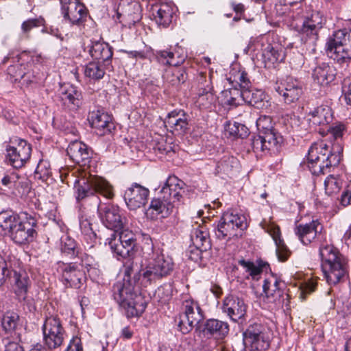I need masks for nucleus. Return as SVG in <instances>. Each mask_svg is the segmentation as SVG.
<instances>
[{"mask_svg": "<svg viewBox=\"0 0 351 351\" xmlns=\"http://www.w3.org/2000/svg\"><path fill=\"white\" fill-rule=\"evenodd\" d=\"M138 280V273L134 280L128 277L117 280L112 287V296L127 317H139L145 311L147 302L144 297L135 291L134 285Z\"/></svg>", "mask_w": 351, "mask_h": 351, "instance_id": "f257e3e1", "label": "nucleus"}, {"mask_svg": "<svg viewBox=\"0 0 351 351\" xmlns=\"http://www.w3.org/2000/svg\"><path fill=\"white\" fill-rule=\"evenodd\" d=\"M342 152L343 147L339 142H315L308 150V167L313 175L325 174L339 164Z\"/></svg>", "mask_w": 351, "mask_h": 351, "instance_id": "f03ea898", "label": "nucleus"}, {"mask_svg": "<svg viewBox=\"0 0 351 351\" xmlns=\"http://www.w3.org/2000/svg\"><path fill=\"white\" fill-rule=\"evenodd\" d=\"M321 267L328 285H336L343 281L348 275V259L332 245L319 247Z\"/></svg>", "mask_w": 351, "mask_h": 351, "instance_id": "7ed1b4c3", "label": "nucleus"}, {"mask_svg": "<svg viewBox=\"0 0 351 351\" xmlns=\"http://www.w3.org/2000/svg\"><path fill=\"white\" fill-rule=\"evenodd\" d=\"M256 124L261 134L254 136L251 139L254 152L260 156L277 154L280 150L283 138L274 130L271 117L261 115Z\"/></svg>", "mask_w": 351, "mask_h": 351, "instance_id": "20e7f679", "label": "nucleus"}, {"mask_svg": "<svg viewBox=\"0 0 351 351\" xmlns=\"http://www.w3.org/2000/svg\"><path fill=\"white\" fill-rule=\"evenodd\" d=\"M34 224V222L22 221L16 213H0V233L8 234L16 244L24 245L34 241L36 235Z\"/></svg>", "mask_w": 351, "mask_h": 351, "instance_id": "39448f33", "label": "nucleus"}, {"mask_svg": "<svg viewBox=\"0 0 351 351\" xmlns=\"http://www.w3.org/2000/svg\"><path fill=\"white\" fill-rule=\"evenodd\" d=\"M74 190L77 201L98 193L107 199L114 197L112 186L104 178L84 173L75 181Z\"/></svg>", "mask_w": 351, "mask_h": 351, "instance_id": "423d86ee", "label": "nucleus"}, {"mask_svg": "<svg viewBox=\"0 0 351 351\" xmlns=\"http://www.w3.org/2000/svg\"><path fill=\"white\" fill-rule=\"evenodd\" d=\"M173 259L162 252L155 253L146 267L138 272V280L141 286H147L170 275L173 270Z\"/></svg>", "mask_w": 351, "mask_h": 351, "instance_id": "0eeeda50", "label": "nucleus"}, {"mask_svg": "<svg viewBox=\"0 0 351 351\" xmlns=\"http://www.w3.org/2000/svg\"><path fill=\"white\" fill-rule=\"evenodd\" d=\"M325 23L324 16L319 12H314L310 16L293 21L291 26L299 33L302 42L314 44L317 40L319 32Z\"/></svg>", "mask_w": 351, "mask_h": 351, "instance_id": "6e6552de", "label": "nucleus"}, {"mask_svg": "<svg viewBox=\"0 0 351 351\" xmlns=\"http://www.w3.org/2000/svg\"><path fill=\"white\" fill-rule=\"evenodd\" d=\"M349 31L339 29L330 36L326 43V51L328 57L340 64L348 65L351 53L345 49Z\"/></svg>", "mask_w": 351, "mask_h": 351, "instance_id": "1a4fd4ad", "label": "nucleus"}, {"mask_svg": "<svg viewBox=\"0 0 351 351\" xmlns=\"http://www.w3.org/2000/svg\"><path fill=\"white\" fill-rule=\"evenodd\" d=\"M45 346L51 351H60L66 333L58 317H47L43 326Z\"/></svg>", "mask_w": 351, "mask_h": 351, "instance_id": "9d476101", "label": "nucleus"}, {"mask_svg": "<svg viewBox=\"0 0 351 351\" xmlns=\"http://www.w3.org/2000/svg\"><path fill=\"white\" fill-rule=\"evenodd\" d=\"M204 314L199 304L193 299L185 300L182 302V313L178 326L183 333L189 332L203 320Z\"/></svg>", "mask_w": 351, "mask_h": 351, "instance_id": "9b49d317", "label": "nucleus"}, {"mask_svg": "<svg viewBox=\"0 0 351 351\" xmlns=\"http://www.w3.org/2000/svg\"><path fill=\"white\" fill-rule=\"evenodd\" d=\"M245 348L251 351H265L270 345L266 328L261 324L254 323L248 326L243 334Z\"/></svg>", "mask_w": 351, "mask_h": 351, "instance_id": "f8f14e48", "label": "nucleus"}, {"mask_svg": "<svg viewBox=\"0 0 351 351\" xmlns=\"http://www.w3.org/2000/svg\"><path fill=\"white\" fill-rule=\"evenodd\" d=\"M274 89L282 97L287 104L296 103L303 93L301 82L291 76H287L280 82H276Z\"/></svg>", "mask_w": 351, "mask_h": 351, "instance_id": "ddd939ff", "label": "nucleus"}, {"mask_svg": "<svg viewBox=\"0 0 351 351\" xmlns=\"http://www.w3.org/2000/svg\"><path fill=\"white\" fill-rule=\"evenodd\" d=\"M282 286H284V282L278 280L276 276H271L264 280L263 294L266 298L267 302L282 306L286 300V305H288L289 295L285 293Z\"/></svg>", "mask_w": 351, "mask_h": 351, "instance_id": "4468645a", "label": "nucleus"}, {"mask_svg": "<svg viewBox=\"0 0 351 351\" xmlns=\"http://www.w3.org/2000/svg\"><path fill=\"white\" fill-rule=\"evenodd\" d=\"M58 271L66 287L79 289L85 281V274L76 263H59Z\"/></svg>", "mask_w": 351, "mask_h": 351, "instance_id": "2eb2a0df", "label": "nucleus"}, {"mask_svg": "<svg viewBox=\"0 0 351 351\" xmlns=\"http://www.w3.org/2000/svg\"><path fill=\"white\" fill-rule=\"evenodd\" d=\"M12 143L16 146L7 147V158L10 165L14 168H21L28 161L31 156L32 147L25 140L15 138Z\"/></svg>", "mask_w": 351, "mask_h": 351, "instance_id": "dca6fc26", "label": "nucleus"}, {"mask_svg": "<svg viewBox=\"0 0 351 351\" xmlns=\"http://www.w3.org/2000/svg\"><path fill=\"white\" fill-rule=\"evenodd\" d=\"M189 116L183 110H174L168 113L164 124L173 134L183 136L189 130Z\"/></svg>", "mask_w": 351, "mask_h": 351, "instance_id": "f3484780", "label": "nucleus"}, {"mask_svg": "<svg viewBox=\"0 0 351 351\" xmlns=\"http://www.w3.org/2000/svg\"><path fill=\"white\" fill-rule=\"evenodd\" d=\"M59 95L63 106L71 111H77L84 104L81 90L72 84H66L61 86Z\"/></svg>", "mask_w": 351, "mask_h": 351, "instance_id": "a211bd4d", "label": "nucleus"}, {"mask_svg": "<svg viewBox=\"0 0 351 351\" xmlns=\"http://www.w3.org/2000/svg\"><path fill=\"white\" fill-rule=\"evenodd\" d=\"M98 211L104 225L109 229L118 232L124 228L125 219L122 217L118 206L108 205L99 206Z\"/></svg>", "mask_w": 351, "mask_h": 351, "instance_id": "6ab92c4d", "label": "nucleus"}, {"mask_svg": "<svg viewBox=\"0 0 351 351\" xmlns=\"http://www.w3.org/2000/svg\"><path fill=\"white\" fill-rule=\"evenodd\" d=\"M60 2L64 19L72 24H79L86 16V8L78 0H60Z\"/></svg>", "mask_w": 351, "mask_h": 351, "instance_id": "aec40b11", "label": "nucleus"}, {"mask_svg": "<svg viewBox=\"0 0 351 351\" xmlns=\"http://www.w3.org/2000/svg\"><path fill=\"white\" fill-rule=\"evenodd\" d=\"M149 193L147 188L134 183L125 191L124 199L129 209L135 210L146 204Z\"/></svg>", "mask_w": 351, "mask_h": 351, "instance_id": "412c9836", "label": "nucleus"}, {"mask_svg": "<svg viewBox=\"0 0 351 351\" xmlns=\"http://www.w3.org/2000/svg\"><path fill=\"white\" fill-rule=\"evenodd\" d=\"M88 121L95 132L99 136L110 134L114 126L112 118L101 110H93L89 112Z\"/></svg>", "mask_w": 351, "mask_h": 351, "instance_id": "4be33fe9", "label": "nucleus"}, {"mask_svg": "<svg viewBox=\"0 0 351 351\" xmlns=\"http://www.w3.org/2000/svg\"><path fill=\"white\" fill-rule=\"evenodd\" d=\"M184 183L175 176H170L160 189L158 195L166 200H172L174 203L180 204L184 192Z\"/></svg>", "mask_w": 351, "mask_h": 351, "instance_id": "5701e85b", "label": "nucleus"}, {"mask_svg": "<svg viewBox=\"0 0 351 351\" xmlns=\"http://www.w3.org/2000/svg\"><path fill=\"white\" fill-rule=\"evenodd\" d=\"M70 158L82 167L88 166L92 156V150L81 141L71 142L66 149Z\"/></svg>", "mask_w": 351, "mask_h": 351, "instance_id": "b1692460", "label": "nucleus"}, {"mask_svg": "<svg viewBox=\"0 0 351 351\" xmlns=\"http://www.w3.org/2000/svg\"><path fill=\"white\" fill-rule=\"evenodd\" d=\"M204 335L213 338V345L208 344L209 348L216 346L217 341L223 340L229 332V325L227 322L217 319H208L203 330Z\"/></svg>", "mask_w": 351, "mask_h": 351, "instance_id": "393cba45", "label": "nucleus"}, {"mask_svg": "<svg viewBox=\"0 0 351 351\" xmlns=\"http://www.w3.org/2000/svg\"><path fill=\"white\" fill-rule=\"evenodd\" d=\"M222 311L233 321L242 318L246 312L243 300L237 296L230 295L223 302Z\"/></svg>", "mask_w": 351, "mask_h": 351, "instance_id": "a878e982", "label": "nucleus"}, {"mask_svg": "<svg viewBox=\"0 0 351 351\" xmlns=\"http://www.w3.org/2000/svg\"><path fill=\"white\" fill-rule=\"evenodd\" d=\"M88 46L90 56L99 62H102L106 66H109L113 53L111 47L101 40H90Z\"/></svg>", "mask_w": 351, "mask_h": 351, "instance_id": "bb28decb", "label": "nucleus"}, {"mask_svg": "<svg viewBox=\"0 0 351 351\" xmlns=\"http://www.w3.org/2000/svg\"><path fill=\"white\" fill-rule=\"evenodd\" d=\"M336 75V69L325 62L316 66L312 73L314 82L322 86H326L335 80Z\"/></svg>", "mask_w": 351, "mask_h": 351, "instance_id": "cd10ccee", "label": "nucleus"}, {"mask_svg": "<svg viewBox=\"0 0 351 351\" xmlns=\"http://www.w3.org/2000/svg\"><path fill=\"white\" fill-rule=\"evenodd\" d=\"M319 223L317 221H312L309 223L299 224L295 228V234L304 245L311 243L319 233L318 228Z\"/></svg>", "mask_w": 351, "mask_h": 351, "instance_id": "c85d7f7f", "label": "nucleus"}, {"mask_svg": "<svg viewBox=\"0 0 351 351\" xmlns=\"http://www.w3.org/2000/svg\"><path fill=\"white\" fill-rule=\"evenodd\" d=\"M199 83L204 84L199 89L197 102L200 106L204 108H210L216 101V97L213 93L210 80L205 79V76L202 74L199 77Z\"/></svg>", "mask_w": 351, "mask_h": 351, "instance_id": "c756f323", "label": "nucleus"}, {"mask_svg": "<svg viewBox=\"0 0 351 351\" xmlns=\"http://www.w3.org/2000/svg\"><path fill=\"white\" fill-rule=\"evenodd\" d=\"M173 13V7L169 3H161L152 8V16L156 23L164 27L171 23Z\"/></svg>", "mask_w": 351, "mask_h": 351, "instance_id": "7c9ffc66", "label": "nucleus"}, {"mask_svg": "<svg viewBox=\"0 0 351 351\" xmlns=\"http://www.w3.org/2000/svg\"><path fill=\"white\" fill-rule=\"evenodd\" d=\"M308 121L314 125H327L332 120L331 108L327 105H321L311 110Z\"/></svg>", "mask_w": 351, "mask_h": 351, "instance_id": "2f4dec72", "label": "nucleus"}, {"mask_svg": "<svg viewBox=\"0 0 351 351\" xmlns=\"http://www.w3.org/2000/svg\"><path fill=\"white\" fill-rule=\"evenodd\" d=\"M243 100L258 109L267 107L268 101L265 93L259 89H253L251 86L248 89L243 90Z\"/></svg>", "mask_w": 351, "mask_h": 351, "instance_id": "473e14b6", "label": "nucleus"}, {"mask_svg": "<svg viewBox=\"0 0 351 351\" xmlns=\"http://www.w3.org/2000/svg\"><path fill=\"white\" fill-rule=\"evenodd\" d=\"M267 232L271 235L275 242L276 255L278 260L282 262L286 261L289 257L291 252L280 237V228L277 226L269 225L267 228Z\"/></svg>", "mask_w": 351, "mask_h": 351, "instance_id": "72a5a7b5", "label": "nucleus"}, {"mask_svg": "<svg viewBox=\"0 0 351 351\" xmlns=\"http://www.w3.org/2000/svg\"><path fill=\"white\" fill-rule=\"evenodd\" d=\"M191 240L195 248L200 251H206L210 247L209 232L204 226H199L193 229Z\"/></svg>", "mask_w": 351, "mask_h": 351, "instance_id": "f704fd0d", "label": "nucleus"}, {"mask_svg": "<svg viewBox=\"0 0 351 351\" xmlns=\"http://www.w3.org/2000/svg\"><path fill=\"white\" fill-rule=\"evenodd\" d=\"M178 204L172 202V200H166L162 198L161 195L152 200L149 209L155 212L157 215H160L161 217H168L172 212L175 207Z\"/></svg>", "mask_w": 351, "mask_h": 351, "instance_id": "c9c22d12", "label": "nucleus"}, {"mask_svg": "<svg viewBox=\"0 0 351 351\" xmlns=\"http://www.w3.org/2000/svg\"><path fill=\"white\" fill-rule=\"evenodd\" d=\"M239 169V161L234 156H223L217 162L216 171L217 173L232 176Z\"/></svg>", "mask_w": 351, "mask_h": 351, "instance_id": "e433bc0d", "label": "nucleus"}, {"mask_svg": "<svg viewBox=\"0 0 351 351\" xmlns=\"http://www.w3.org/2000/svg\"><path fill=\"white\" fill-rule=\"evenodd\" d=\"M101 62H90L85 65L84 69V76L90 81H97L102 79L105 74V70L108 66H104L101 64Z\"/></svg>", "mask_w": 351, "mask_h": 351, "instance_id": "4c0bfd02", "label": "nucleus"}, {"mask_svg": "<svg viewBox=\"0 0 351 351\" xmlns=\"http://www.w3.org/2000/svg\"><path fill=\"white\" fill-rule=\"evenodd\" d=\"M155 56L159 63L173 66L181 64L185 58L184 56H176V53L171 50L157 51Z\"/></svg>", "mask_w": 351, "mask_h": 351, "instance_id": "58836bf2", "label": "nucleus"}, {"mask_svg": "<svg viewBox=\"0 0 351 351\" xmlns=\"http://www.w3.org/2000/svg\"><path fill=\"white\" fill-rule=\"evenodd\" d=\"M221 97H223L222 102L224 105L230 107H236L240 104L243 100V89H239L236 86H232V88L224 90L221 92Z\"/></svg>", "mask_w": 351, "mask_h": 351, "instance_id": "ea45409f", "label": "nucleus"}, {"mask_svg": "<svg viewBox=\"0 0 351 351\" xmlns=\"http://www.w3.org/2000/svg\"><path fill=\"white\" fill-rule=\"evenodd\" d=\"M80 227L84 239L93 247L96 243L97 234L92 228L91 219L86 215H82L80 218Z\"/></svg>", "mask_w": 351, "mask_h": 351, "instance_id": "a19ab883", "label": "nucleus"}, {"mask_svg": "<svg viewBox=\"0 0 351 351\" xmlns=\"http://www.w3.org/2000/svg\"><path fill=\"white\" fill-rule=\"evenodd\" d=\"M60 250L64 256L69 258H75L79 255L75 241L68 235H64L61 237Z\"/></svg>", "mask_w": 351, "mask_h": 351, "instance_id": "79ce46f5", "label": "nucleus"}, {"mask_svg": "<svg viewBox=\"0 0 351 351\" xmlns=\"http://www.w3.org/2000/svg\"><path fill=\"white\" fill-rule=\"evenodd\" d=\"M117 232H112L110 236L106 239L105 243L108 244L112 252L118 256L125 257L129 255L130 251L128 247L124 246L121 241L117 239Z\"/></svg>", "mask_w": 351, "mask_h": 351, "instance_id": "37998d69", "label": "nucleus"}, {"mask_svg": "<svg viewBox=\"0 0 351 351\" xmlns=\"http://www.w3.org/2000/svg\"><path fill=\"white\" fill-rule=\"evenodd\" d=\"M19 315L14 311L6 312L1 319V326L3 329L7 333L14 332L19 324Z\"/></svg>", "mask_w": 351, "mask_h": 351, "instance_id": "c03bdc74", "label": "nucleus"}, {"mask_svg": "<svg viewBox=\"0 0 351 351\" xmlns=\"http://www.w3.org/2000/svg\"><path fill=\"white\" fill-rule=\"evenodd\" d=\"M262 50L263 56L265 57V58L272 62L273 63L282 62L285 59V55L284 51L278 45L274 47L270 44H268L266 47Z\"/></svg>", "mask_w": 351, "mask_h": 351, "instance_id": "a18cd8bd", "label": "nucleus"}, {"mask_svg": "<svg viewBox=\"0 0 351 351\" xmlns=\"http://www.w3.org/2000/svg\"><path fill=\"white\" fill-rule=\"evenodd\" d=\"M14 277L15 280V286L16 287L15 291L16 293L19 296H21L25 298L30 283V280L27 274L25 272L17 273L16 271H14Z\"/></svg>", "mask_w": 351, "mask_h": 351, "instance_id": "49530a36", "label": "nucleus"}, {"mask_svg": "<svg viewBox=\"0 0 351 351\" xmlns=\"http://www.w3.org/2000/svg\"><path fill=\"white\" fill-rule=\"evenodd\" d=\"M221 219L224 223H228L236 230H243L246 227L245 219L243 215L234 214L233 213H226L223 215Z\"/></svg>", "mask_w": 351, "mask_h": 351, "instance_id": "de8ad7c7", "label": "nucleus"}, {"mask_svg": "<svg viewBox=\"0 0 351 351\" xmlns=\"http://www.w3.org/2000/svg\"><path fill=\"white\" fill-rule=\"evenodd\" d=\"M342 180L339 176H328L324 181L325 193L328 195L337 193L342 186Z\"/></svg>", "mask_w": 351, "mask_h": 351, "instance_id": "09e8293b", "label": "nucleus"}, {"mask_svg": "<svg viewBox=\"0 0 351 351\" xmlns=\"http://www.w3.org/2000/svg\"><path fill=\"white\" fill-rule=\"evenodd\" d=\"M230 83L232 86H236L241 89H248L251 86V82L247 77V73L244 71H239L234 76L229 78Z\"/></svg>", "mask_w": 351, "mask_h": 351, "instance_id": "8fccbe9b", "label": "nucleus"}, {"mask_svg": "<svg viewBox=\"0 0 351 351\" xmlns=\"http://www.w3.org/2000/svg\"><path fill=\"white\" fill-rule=\"evenodd\" d=\"M238 263L253 280L258 279V276L262 273V268L256 265L253 262L245 261L244 259H240L238 261Z\"/></svg>", "mask_w": 351, "mask_h": 351, "instance_id": "3c124183", "label": "nucleus"}, {"mask_svg": "<svg viewBox=\"0 0 351 351\" xmlns=\"http://www.w3.org/2000/svg\"><path fill=\"white\" fill-rule=\"evenodd\" d=\"M236 229L232 226H230L228 223H224L223 220L221 219L219 224L217 225V229L215 232L216 236L220 239H224L227 237H231L236 235Z\"/></svg>", "mask_w": 351, "mask_h": 351, "instance_id": "603ef678", "label": "nucleus"}, {"mask_svg": "<svg viewBox=\"0 0 351 351\" xmlns=\"http://www.w3.org/2000/svg\"><path fill=\"white\" fill-rule=\"evenodd\" d=\"M45 21L43 17L29 19L24 21L21 25L22 33L26 38L28 37L29 32L34 28L45 25Z\"/></svg>", "mask_w": 351, "mask_h": 351, "instance_id": "864d4df0", "label": "nucleus"}, {"mask_svg": "<svg viewBox=\"0 0 351 351\" xmlns=\"http://www.w3.org/2000/svg\"><path fill=\"white\" fill-rule=\"evenodd\" d=\"M165 78L172 86H176L184 82L186 75L184 71L176 69L171 72L168 71L165 75Z\"/></svg>", "mask_w": 351, "mask_h": 351, "instance_id": "5fc2aeb1", "label": "nucleus"}, {"mask_svg": "<svg viewBox=\"0 0 351 351\" xmlns=\"http://www.w3.org/2000/svg\"><path fill=\"white\" fill-rule=\"evenodd\" d=\"M119 232V234H117L119 236L118 239L121 241V242L124 244V246L128 247V250L130 252L135 245L134 234L132 231H129L124 228Z\"/></svg>", "mask_w": 351, "mask_h": 351, "instance_id": "6e6d98bb", "label": "nucleus"}, {"mask_svg": "<svg viewBox=\"0 0 351 351\" xmlns=\"http://www.w3.org/2000/svg\"><path fill=\"white\" fill-rule=\"evenodd\" d=\"M36 175L38 178L45 180L51 174L49 165L46 162H40L36 169Z\"/></svg>", "mask_w": 351, "mask_h": 351, "instance_id": "4d7b16f0", "label": "nucleus"}, {"mask_svg": "<svg viewBox=\"0 0 351 351\" xmlns=\"http://www.w3.org/2000/svg\"><path fill=\"white\" fill-rule=\"evenodd\" d=\"M129 8L134 10L133 13H128L127 16L128 18V24L134 25L138 22L141 19L140 6L137 3H132L129 5Z\"/></svg>", "mask_w": 351, "mask_h": 351, "instance_id": "13d9d810", "label": "nucleus"}, {"mask_svg": "<svg viewBox=\"0 0 351 351\" xmlns=\"http://www.w3.org/2000/svg\"><path fill=\"white\" fill-rule=\"evenodd\" d=\"M345 131L346 126L341 123H335L328 130V134L336 140L342 138Z\"/></svg>", "mask_w": 351, "mask_h": 351, "instance_id": "bf43d9fd", "label": "nucleus"}, {"mask_svg": "<svg viewBox=\"0 0 351 351\" xmlns=\"http://www.w3.org/2000/svg\"><path fill=\"white\" fill-rule=\"evenodd\" d=\"M152 50L151 47L147 46H145L143 50L125 51V53H126L130 58L141 60L147 58L150 55V53H152Z\"/></svg>", "mask_w": 351, "mask_h": 351, "instance_id": "052dcab7", "label": "nucleus"}, {"mask_svg": "<svg viewBox=\"0 0 351 351\" xmlns=\"http://www.w3.org/2000/svg\"><path fill=\"white\" fill-rule=\"evenodd\" d=\"M154 149L162 154H168L171 152H175L173 147L163 138L156 144Z\"/></svg>", "mask_w": 351, "mask_h": 351, "instance_id": "680f3d73", "label": "nucleus"}, {"mask_svg": "<svg viewBox=\"0 0 351 351\" xmlns=\"http://www.w3.org/2000/svg\"><path fill=\"white\" fill-rule=\"evenodd\" d=\"M5 263L7 265V270L9 271V278L11 276L12 271H15L16 267H19L21 262L19 259L16 258L13 255H9L5 258Z\"/></svg>", "mask_w": 351, "mask_h": 351, "instance_id": "e2e57ef3", "label": "nucleus"}, {"mask_svg": "<svg viewBox=\"0 0 351 351\" xmlns=\"http://www.w3.org/2000/svg\"><path fill=\"white\" fill-rule=\"evenodd\" d=\"M9 278V271L7 270L5 258L0 255V287L5 284Z\"/></svg>", "mask_w": 351, "mask_h": 351, "instance_id": "0e129e2a", "label": "nucleus"}, {"mask_svg": "<svg viewBox=\"0 0 351 351\" xmlns=\"http://www.w3.org/2000/svg\"><path fill=\"white\" fill-rule=\"evenodd\" d=\"M317 287V282L311 280L306 282L301 289L300 297L302 300H304L306 295L313 292Z\"/></svg>", "mask_w": 351, "mask_h": 351, "instance_id": "69168bd1", "label": "nucleus"}, {"mask_svg": "<svg viewBox=\"0 0 351 351\" xmlns=\"http://www.w3.org/2000/svg\"><path fill=\"white\" fill-rule=\"evenodd\" d=\"M65 351H83L81 339L77 336L73 337Z\"/></svg>", "mask_w": 351, "mask_h": 351, "instance_id": "338daca9", "label": "nucleus"}, {"mask_svg": "<svg viewBox=\"0 0 351 351\" xmlns=\"http://www.w3.org/2000/svg\"><path fill=\"white\" fill-rule=\"evenodd\" d=\"M238 122L228 121L224 125V130L226 135L229 136L237 138Z\"/></svg>", "mask_w": 351, "mask_h": 351, "instance_id": "774afa93", "label": "nucleus"}]
</instances>
